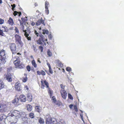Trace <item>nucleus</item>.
<instances>
[{
	"label": "nucleus",
	"mask_w": 124,
	"mask_h": 124,
	"mask_svg": "<svg viewBox=\"0 0 124 124\" xmlns=\"http://www.w3.org/2000/svg\"><path fill=\"white\" fill-rule=\"evenodd\" d=\"M39 49L41 50V52H43V47L42 46H40L39 47Z\"/></svg>",
	"instance_id": "obj_44"
},
{
	"label": "nucleus",
	"mask_w": 124,
	"mask_h": 124,
	"mask_svg": "<svg viewBox=\"0 0 124 124\" xmlns=\"http://www.w3.org/2000/svg\"><path fill=\"white\" fill-rule=\"evenodd\" d=\"M11 6L13 8H14L16 7V5L15 4H13V5H11Z\"/></svg>",
	"instance_id": "obj_51"
},
{
	"label": "nucleus",
	"mask_w": 124,
	"mask_h": 124,
	"mask_svg": "<svg viewBox=\"0 0 124 124\" xmlns=\"http://www.w3.org/2000/svg\"><path fill=\"white\" fill-rule=\"evenodd\" d=\"M9 25H12L14 24L13 20L11 17H10L9 19L7 21Z\"/></svg>",
	"instance_id": "obj_22"
},
{
	"label": "nucleus",
	"mask_w": 124,
	"mask_h": 124,
	"mask_svg": "<svg viewBox=\"0 0 124 124\" xmlns=\"http://www.w3.org/2000/svg\"><path fill=\"white\" fill-rule=\"evenodd\" d=\"M25 18V19H24V18H22V19L23 21H24L25 22L27 21V17H26V18Z\"/></svg>",
	"instance_id": "obj_49"
},
{
	"label": "nucleus",
	"mask_w": 124,
	"mask_h": 124,
	"mask_svg": "<svg viewBox=\"0 0 124 124\" xmlns=\"http://www.w3.org/2000/svg\"><path fill=\"white\" fill-rule=\"evenodd\" d=\"M9 116L11 117L15 116L16 118H20L21 116V114L19 111L17 110H14L12 112L9 113Z\"/></svg>",
	"instance_id": "obj_5"
},
{
	"label": "nucleus",
	"mask_w": 124,
	"mask_h": 124,
	"mask_svg": "<svg viewBox=\"0 0 124 124\" xmlns=\"http://www.w3.org/2000/svg\"><path fill=\"white\" fill-rule=\"evenodd\" d=\"M4 77V79L7 80L9 82H11L12 80V76L10 73H8L6 75H5Z\"/></svg>",
	"instance_id": "obj_9"
},
{
	"label": "nucleus",
	"mask_w": 124,
	"mask_h": 124,
	"mask_svg": "<svg viewBox=\"0 0 124 124\" xmlns=\"http://www.w3.org/2000/svg\"><path fill=\"white\" fill-rule=\"evenodd\" d=\"M2 3V1L1 0H0V4H1Z\"/></svg>",
	"instance_id": "obj_62"
},
{
	"label": "nucleus",
	"mask_w": 124,
	"mask_h": 124,
	"mask_svg": "<svg viewBox=\"0 0 124 124\" xmlns=\"http://www.w3.org/2000/svg\"><path fill=\"white\" fill-rule=\"evenodd\" d=\"M4 20L1 18H0V24H1L4 23Z\"/></svg>",
	"instance_id": "obj_39"
},
{
	"label": "nucleus",
	"mask_w": 124,
	"mask_h": 124,
	"mask_svg": "<svg viewBox=\"0 0 124 124\" xmlns=\"http://www.w3.org/2000/svg\"><path fill=\"white\" fill-rule=\"evenodd\" d=\"M41 88L42 89H44L45 88V85L46 86V87L48 88V92L49 94L50 98L52 96L53 92L51 90V88L49 87V84L48 82L46 80H44L42 79L41 81Z\"/></svg>",
	"instance_id": "obj_2"
},
{
	"label": "nucleus",
	"mask_w": 124,
	"mask_h": 124,
	"mask_svg": "<svg viewBox=\"0 0 124 124\" xmlns=\"http://www.w3.org/2000/svg\"><path fill=\"white\" fill-rule=\"evenodd\" d=\"M12 59L14 61L13 63L16 68L23 69L25 67V65L23 63L21 62L19 57L15 56Z\"/></svg>",
	"instance_id": "obj_1"
},
{
	"label": "nucleus",
	"mask_w": 124,
	"mask_h": 124,
	"mask_svg": "<svg viewBox=\"0 0 124 124\" xmlns=\"http://www.w3.org/2000/svg\"><path fill=\"white\" fill-rule=\"evenodd\" d=\"M46 124H58L57 119L54 118L50 117L46 118Z\"/></svg>",
	"instance_id": "obj_4"
},
{
	"label": "nucleus",
	"mask_w": 124,
	"mask_h": 124,
	"mask_svg": "<svg viewBox=\"0 0 124 124\" xmlns=\"http://www.w3.org/2000/svg\"><path fill=\"white\" fill-rule=\"evenodd\" d=\"M29 117L31 118H34V114L33 113H31L29 114Z\"/></svg>",
	"instance_id": "obj_34"
},
{
	"label": "nucleus",
	"mask_w": 124,
	"mask_h": 124,
	"mask_svg": "<svg viewBox=\"0 0 124 124\" xmlns=\"http://www.w3.org/2000/svg\"><path fill=\"white\" fill-rule=\"evenodd\" d=\"M74 109L75 110V111L76 112H77L78 111V108L77 106L76 105H75L74 106Z\"/></svg>",
	"instance_id": "obj_42"
},
{
	"label": "nucleus",
	"mask_w": 124,
	"mask_h": 124,
	"mask_svg": "<svg viewBox=\"0 0 124 124\" xmlns=\"http://www.w3.org/2000/svg\"><path fill=\"white\" fill-rule=\"evenodd\" d=\"M45 8V12L46 14L47 15H48L49 13V11L48 10V8Z\"/></svg>",
	"instance_id": "obj_40"
},
{
	"label": "nucleus",
	"mask_w": 124,
	"mask_h": 124,
	"mask_svg": "<svg viewBox=\"0 0 124 124\" xmlns=\"http://www.w3.org/2000/svg\"><path fill=\"white\" fill-rule=\"evenodd\" d=\"M37 31H35L36 35L37 36H39L40 38H39L38 40H37V44H41L43 42L44 44V45H46V43L48 44V43L47 42V39H45L44 36L42 35V34L39 33H38L37 32Z\"/></svg>",
	"instance_id": "obj_3"
},
{
	"label": "nucleus",
	"mask_w": 124,
	"mask_h": 124,
	"mask_svg": "<svg viewBox=\"0 0 124 124\" xmlns=\"http://www.w3.org/2000/svg\"><path fill=\"white\" fill-rule=\"evenodd\" d=\"M14 27H12L10 28L9 29H10V30H14Z\"/></svg>",
	"instance_id": "obj_54"
},
{
	"label": "nucleus",
	"mask_w": 124,
	"mask_h": 124,
	"mask_svg": "<svg viewBox=\"0 0 124 124\" xmlns=\"http://www.w3.org/2000/svg\"><path fill=\"white\" fill-rule=\"evenodd\" d=\"M37 74L39 75H42L43 76H44L46 75V73L43 70H41L40 71H37Z\"/></svg>",
	"instance_id": "obj_19"
},
{
	"label": "nucleus",
	"mask_w": 124,
	"mask_h": 124,
	"mask_svg": "<svg viewBox=\"0 0 124 124\" xmlns=\"http://www.w3.org/2000/svg\"><path fill=\"white\" fill-rule=\"evenodd\" d=\"M60 86L62 88V89H64L65 87V86H64L62 84H61L60 85Z\"/></svg>",
	"instance_id": "obj_48"
},
{
	"label": "nucleus",
	"mask_w": 124,
	"mask_h": 124,
	"mask_svg": "<svg viewBox=\"0 0 124 124\" xmlns=\"http://www.w3.org/2000/svg\"><path fill=\"white\" fill-rule=\"evenodd\" d=\"M15 30L16 31H18L17 28L16 27H15Z\"/></svg>",
	"instance_id": "obj_55"
},
{
	"label": "nucleus",
	"mask_w": 124,
	"mask_h": 124,
	"mask_svg": "<svg viewBox=\"0 0 124 124\" xmlns=\"http://www.w3.org/2000/svg\"><path fill=\"white\" fill-rule=\"evenodd\" d=\"M24 88L25 90H29L28 87L27 85H25Z\"/></svg>",
	"instance_id": "obj_47"
},
{
	"label": "nucleus",
	"mask_w": 124,
	"mask_h": 124,
	"mask_svg": "<svg viewBox=\"0 0 124 124\" xmlns=\"http://www.w3.org/2000/svg\"><path fill=\"white\" fill-rule=\"evenodd\" d=\"M49 71L51 74H52L53 73V71L51 68H49Z\"/></svg>",
	"instance_id": "obj_43"
},
{
	"label": "nucleus",
	"mask_w": 124,
	"mask_h": 124,
	"mask_svg": "<svg viewBox=\"0 0 124 124\" xmlns=\"http://www.w3.org/2000/svg\"><path fill=\"white\" fill-rule=\"evenodd\" d=\"M14 8H12V10L14 11Z\"/></svg>",
	"instance_id": "obj_64"
},
{
	"label": "nucleus",
	"mask_w": 124,
	"mask_h": 124,
	"mask_svg": "<svg viewBox=\"0 0 124 124\" xmlns=\"http://www.w3.org/2000/svg\"><path fill=\"white\" fill-rule=\"evenodd\" d=\"M0 35L4 36V34L3 33V31H0Z\"/></svg>",
	"instance_id": "obj_46"
},
{
	"label": "nucleus",
	"mask_w": 124,
	"mask_h": 124,
	"mask_svg": "<svg viewBox=\"0 0 124 124\" xmlns=\"http://www.w3.org/2000/svg\"><path fill=\"white\" fill-rule=\"evenodd\" d=\"M41 23H42L44 25H45L44 20L42 19V18H41V19L39 20L36 23V25H40Z\"/></svg>",
	"instance_id": "obj_18"
},
{
	"label": "nucleus",
	"mask_w": 124,
	"mask_h": 124,
	"mask_svg": "<svg viewBox=\"0 0 124 124\" xmlns=\"http://www.w3.org/2000/svg\"><path fill=\"white\" fill-rule=\"evenodd\" d=\"M48 32V31H43V32H42V33L43 34H45V33L47 34Z\"/></svg>",
	"instance_id": "obj_53"
},
{
	"label": "nucleus",
	"mask_w": 124,
	"mask_h": 124,
	"mask_svg": "<svg viewBox=\"0 0 124 124\" xmlns=\"http://www.w3.org/2000/svg\"><path fill=\"white\" fill-rule=\"evenodd\" d=\"M39 121L40 124H44V121L43 119L40 117L39 119Z\"/></svg>",
	"instance_id": "obj_33"
},
{
	"label": "nucleus",
	"mask_w": 124,
	"mask_h": 124,
	"mask_svg": "<svg viewBox=\"0 0 124 124\" xmlns=\"http://www.w3.org/2000/svg\"><path fill=\"white\" fill-rule=\"evenodd\" d=\"M16 41L17 42L21 45V47H22L23 45V43L22 42L21 39V37L19 35L16 34L15 36Z\"/></svg>",
	"instance_id": "obj_8"
},
{
	"label": "nucleus",
	"mask_w": 124,
	"mask_h": 124,
	"mask_svg": "<svg viewBox=\"0 0 124 124\" xmlns=\"http://www.w3.org/2000/svg\"><path fill=\"white\" fill-rule=\"evenodd\" d=\"M47 66H48L49 67V68H51V65L49 63L47 62Z\"/></svg>",
	"instance_id": "obj_52"
},
{
	"label": "nucleus",
	"mask_w": 124,
	"mask_h": 124,
	"mask_svg": "<svg viewBox=\"0 0 124 124\" xmlns=\"http://www.w3.org/2000/svg\"><path fill=\"white\" fill-rule=\"evenodd\" d=\"M49 2L47 1H46L45 3V8H48L49 7Z\"/></svg>",
	"instance_id": "obj_32"
},
{
	"label": "nucleus",
	"mask_w": 124,
	"mask_h": 124,
	"mask_svg": "<svg viewBox=\"0 0 124 124\" xmlns=\"http://www.w3.org/2000/svg\"><path fill=\"white\" fill-rule=\"evenodd\" d=\"M51 100L53 102L55 103L56 105L58 104V103H56L57 102L54 96H53L52 97Z\"/></svg>",
	"instance_id": "obj_29"
},
{
	"label": "nucleus",
	"mask_w": 124,
	"mask_h": 124,
	"mask_svg": "<svg viewBox=\"0 0 124 124\" xmlns=\"http://www.w3.org/2000/svg\"><path fill=\"white\" fill-rule=\"evenodd\" d=\"M27 100L29 102H31L32 100V94L30 93H28L27 95Z\"/></svg>",
	"instance_id": "obj_14"
},
{
	"label": "nucleus",
	"mask_w": 124,
	"mask_h": 124,
	"mask_svg": "<svg viewBox=\"0 0 124 124\" xmlns=\"http://www.w3.org/2000/svg\"><path fill=\"white\" fill-rule=\"evenodd\" d=\"M4 87V83L1 79H0V90L3 88Z\"/></svg>",
	"instance_id": "obj_25"
},
{
	"label": "nucleus",
	"mask_w": 124,
	"mask_h": 124,
	"mask_svg": "<svg viewBox=\"0 0 124 124\" xmlns=\"http://www.w3.org/2000/svg\"><path fill=\"white\" fill-rule=\"evenodd\" d=\"M31 63L32 65L34 68H36L37 67V64L34 59L32 60L31 61Z\"/></svg>",
	"instance_id": "obj_27"
},
{
	"label": "nucleus",
	"mask_w": 124,
	"mask_h": 124,
	"mask_svg": "<svg viewBox=\"0 0 124 124\" xmlns=\"http://www.w3.org/2000/svg\"><path fill=\"white\" fill-rule=\"evenodd\" d=\"M19 98L21 102H25L26 101V96L23 94L19 96Z\"/></svg>",
	"instance_id": "obj_13"
},
{
	"label": "nucleus",
	"mask_w": 124,
	"mask_h": 124,
	"mask_svg": "<svg viewBox=\"0 0 124 124\" xmlns=\"http://www.w3.org/2000/svg\"><path fill=\"white\" fill-rule=\"evenodd\" d=\"M5 55V50L2 49L0 52V56L3 57H6Z\"/></svg>",
	"instance_id": "obj_20"
},
{
	"label": "nucleus",
	"mask_w": 124,
	"mask_h": 124,
	"mask_svg": "<svg viewBox=\"0 0 124 124\" xmlns=\"http://www.w3.org/2000/svg\"><path fill=\"white\" fill-rule=\"evenodd\" d=\"M36 12H37V13H40V12L38 10H37L36 11Z\"/></svg>",
	"instance_id": "obj_60"
},
{
	"label": "nucleus",
	"mask_w": 124,
	"mask_h": 124,
	"mask_svg": "<svg viewBox=\"0 0 124 124\" xmlns=\"http://www.w3.org/2000/svg\"><path fill=\"white\" fill-rule=\"evenodd\" d=\"M66 70L67 71L70 72L71 71V69L70 67H68L66 68Z\"/></svg>",
	"instance_id": "obj_37"
},
{
	"label": "nucleus",
	"mask_w": 124,
	"mask_h": 124,
	"mask_svg": "<svg viewBox=\"0 0 124 124\" xmlns=\"http://www.w3.org/2000/svg\"><path fill=\"white\" fill-rule=\"evenodd\" d=\"M8 30V28L6 27H4L3 26L1 27H0V31H7Z\"/></svg>",
	"instance_id": "obj_28"
},
{
	"label": "nucleus",
	"mask_w": 124,
	"mask_h": 124,
	"mask_svg": "<svg viewBox=\"0 0 124 124\" xmlns=\"http://www.w3.org/2000/svg\"><path fill=\"white\" fill-rule=\"evenodd\" d=\"M39 58H38V59H37V62H39V63H41V62H40V60H39Z\"/></svg>",
	"instance_id": "obj_56"
},
{
	"label": "nucleus",
	"mask_w": 124,
	"mask_h": 124,
	"mask_svg": "<svg viewBox=\"0 0 124 124\" xmlns=\"http://www.w3.org/2000/svg\"><path fill=\"white\" fill-rule=\"evenodd\" d=\"M12 70V68L11 67L7 68V71L8 72H10Z\"/></svg>",
	"instance_id": "obj_36"
},
{
	"label": "nucleus",
	"mask_w": 124,
	"mask_h": 124,
	"mask_svg": "<svg viewBox=\"0 0 124 124\" xmlns=\"http://www.w3.org/2000/svg\"><path fill=\"white\" fill-rule=\"evenodd\" d=\"M15 88L18 91H21L22 89L21 84L18 82L15 83Z\"/></svg>",
	"instance_id": "obj_10"
},
{
	"label": "nucleus",
	"mask_w": 124,
	"mask_h": 124,
	"mask_svg": "<svg viewBox=\"0 0 124 124\" xmlns=\"http://www.w3.org/2000/svg\"><path fill=\"white\" fill-rule=\"evenodd\" d=\"M12 103L16 106H18L19 105V99L18 98L16 97L12 101Z\"/></svg>",
	"instance_id": "obj_12"
},
{
	"label": "nucleus",
	"mask_w": 124,
	"mask_h": 124,
	"mask_svg": "<svg viewBox=\"0 0 124 124\" xmlns=\"http://www.w3.org/2000/svg\"><path fill=\"white\" fill-rule=\"evenodd\" d=\"M17 14H19L18 15L19 16H20L21 15V12H17L16 11H14L13 14L14 15V16H15L17 15Z\"/></svg>",
	"instance_id": "obj_30"
},
{
	"label": "nucleus",
	"mask_w": 124,
	"mask_h": 124,
	"mask_svg": "<svg viewBox=\"0 0 124 124\" xmlns=\"http://www.w3.org/2000/svg\"><path fill=\"white\" fill-rule=\"evenodd\" d=\"M73 106V105L72 104L70 105H69L70 108H72V107Z\"/></svg>",
	"instance_id": "obj_57"
},
{
	"label": "nucleus",
	"mask_w": 124,
	"mask_h": 124,
	"mask_svg": "<svg viewBox=\"0 0 124 124\" xmlns=\"http://www.w3.org/2000/svg\"><path fill=\"white\" fill-rule=\"evenodd\" d=\"M68 97L70 99L72 100L73 99V97L72 95L70 94H68Z\"/></svg>",
	"instance_id": "obj_41"
},
{
	"label": "nucleus",
	"mask_w": 124,
	"mask_h": 124,
	"mask_svg": "<svg viewBox=\"0 0 124 124\" xmlns=\"http://www.w3.org/2000/svg\"><path fill=\"white\" fill-rule=\"evenodd\" d=\"M9 47L13 54H15L16 52V47L15 43H11L9 45Z\"/></svg>",
	"instance_id": "obj_6"
},
{
	"label": "nucleus",
	"mask_w": 124,
	"mask_h": 124,
	"mask_svg": "<svg viewBox=\"0 0 124 124\" xmlns=\"http://www.w3.org/2000/svg\"><path fill=\"white\" fill-rule=\"evenodd\" d=\"M48 37L49 39H52L53 36L50 34L48 35Z\"/></svg>",
	"instance_id": "obj_45"
},
{
	"label": "nucleus",
	"mask_w": 124,
	"mask_h": 124,
	"mask_svg": "<svg viewBox=\"0 0 124 124\" xmlns=\"http://www.w3.org/2000/svg\"><path fill=\"white\" fill-rule=\"evenodd\" d=\"M25 32L24 34V35L27 39L29 40H31V37L29 36V34L30 33V31H24Z\"/></svg>",
	"instance_id": "obj_16"
},
{
	"label": "nucleus",
	"mask_w": 124,
	"mask_h": 124,
	"mask_svg": "<svg viewBox=\"0 0 124 124\" xmlns=\"http://www.w3.org/2000/svg\"><path fill=\"white\" fill-rule=\"evenodd\" d=\"M2 70V68L1 67L0 68V72H1V71Z\"/></svg>",
	"instance_id": "obj_59"
},
{
	"label": "nucleus",
	"mask_w": 124,
	"mask_h": 124,
	"mask_svg": "<svg viewBox=\"0 0 124 124\" xmlns=\"http://www.w3.org/2000/svg\"><path fill=\"white\" fill-rule=\"evenodd\" d=\"M4 116H5L3 115L0 117V124H5V118H4Z\"/></svg>",
	"instance_id": "obj_17"
},
{
	"label": "nucleus",
	"mask_w": 124,
	"mask_h": 124,
	"mask_svg": "<svg viewBox=\"0 0 124 124\" xmlns=\"http://www.w3.org/2000/svg\"><path fill=\"white\" fill-rule=\"evenodd\" d=\"M34 5L35 6H37L38 5L36 3H35Z\"/></svg>",
	"instance_id": "obj_61"
},
{
	"label": "nucleus",
	"mask_w": 124,
	"mask_h": 124,
	"mask_svg": "<svg viewBox=\"0 0 124 124\" xmlns=\"http://www.w3.org/2000/svg\"><path fill=\"white\" fill-rule=\"evenodd\" d=\"M35 24V23L33 22H32L31 23V25L32 26H34Z\"/></svg>",
	"instance_id": "obj_58"
},
{
	"label": "nucleus",
	"mask_w": 124,
	"mask_h": 124,
	"mask_svg": "<svg viewBox=\"0 0 124 124\" xmlns=\"http://www.w3.org/2000/svg\"><path fill=\"white\" fill-rule=\"evenodd\" d=\"M80 115L81 118L82 120L83 121V115L82 114H80Z\"/></svg>",
	"instance_id": "obj_50"
},
{
	"label": "nucleus",
	"mask_w": 124,
	"mask_h": 124,
	"mask_svg": "<svg viewBox=\"0 0 124 124\" xmlns=\"http://www.w3.org/2000/svg\"><path fill=\"white\" fill-rule=\"evenodd\" d=\"M26 69L28 71H30L31 70V68L30 66L29 65H27L26 67Z\"/></svg>",
	"instance_id": "obj_38"
},
{
	"label": "nucleus",
	"mask_w": 124,
	"mask_h": 124,
	"mask_svg": "<svg viewBox=\"0 0 124 124\" xmlns=\"http://www.w3.org/2000/svg\"><path fill=\"white\" fill-rule=\"evenodd\" d=\"M47 54L49 57H51L52 56V54L51 52L50 51L49 49H48L47 52Z\"/></svg>",
	"instance_id": "obj_31"
},
{
	"label": "nucleus",
	"mask_w": 124,
	"mask_h": 124,
	"mask_svg": "<svg viewBox=\"0 0 124 124\" xmlns=\"http://www.w3.org/2000/svg\"><path fill=\"white\" fill-rule=\"evenodd\" d=\"M6 57H3L0 56V64H4L6 62Z\"/></svg>",
	"instance_id": "obj_15"
},
{
	"label": "nucleus",
	"mask_w": 124,
	"mask_h": 124,
	"mask_svg": "<svg viewBox=\"0 0 124 124\" xmlns=\"http://www.w3.org/2000/svg\"><path fill=\"white\" fill-rule=\"evenodd\" d=\"M17 54L18 55H19V54L21 55V54L20 53H17Z\"/></svg>",
	"instance_id": "obj_63"
},
{
	"label": "nucleus",
	"mask_w": 124,
	"mask_h": 124,
	"mask_svg": "<svg viewBox=\"0 0 124 124\" xmlns=\"http://www.w3.org/2000/svg\"><path fill=\"white\" fill-rule=\"evenodd\" d=\"M61 95L62 97L65 99L67 96V93L66 91L64 90L61 89L60 90Z\"/></svg>",
	"instance_id": "obj_11"
},
{
	"label": "nucleus",
	"mask_w": 124,
	"mask_h": 124,
	"mask_svg": "<svg viewBox=\"0 0 124 124\" xmlns=\"http://www.w3.org/2000/svg\"><path fill=\"white\" fill-rule=\"evenodd\" d=\"M35 110L37 112L40 113L41 110V107L40 106H36L35 107Z\"/></svg>",
	"instance_id": "obj_23"
},
{
	"label": "nucleus",
	"mask_w": 124,
	"mask_h": 124,
	"mask_svg": "<svg viewBox=\"0 0 124 124\" xmlns=\"http://www.w3.org/2000/svg\"><path fill=\"white\" fill-rule=\"evenodd\" d=\"M8 108L7 105L4 103H0V112L3 113L6 112Z\"/></svg>",
	"instance_id": "obj_7"
},
{
	"label": "nucleus",
	"mask_w": 124,
	"mask_h": 124,
	"mask_svg": "<svg viewBox=\"0 0 124 124\" xmlns=\"http://www.w3.org/2000/svg\"><path fill=\"white\" fill-rule=\"evenodd\" d=\"M26 108L27 110L29 111H31L32 110V107L30 104H27L26 105Z\"/></svg>",
	"instance_id": "obj_24"
},
{
	"label": "nucleus",
	"mask_w": 124,
	"mask_h": 124,
	"mask_svg": "<svg viewBox=\"0 0 124 124\" xmlns=\"http://www.w3.org/2000/svg\"><path fill=\"white\" fill-rule=\"evenodd\" d=\"M56 62L57 63V65L60 67H62L63 66L62 63L58 60H56Z\"/></svg>",
	"instance_id": "obj_21"
},
{
	"label": "nucleus",
	"mask_w": 124,
	"mask_h": 124,
	"mask_svg": "<svg viewBox=\"0 0 124 124\" xmlns=\"http://www.w3.org/2000/svg\"><path fill=\"white\" fill-rule=\"evenodd\" d=\"M25 77H23L22 78V80L23 82H26L27 80V74H24Z\"/></svg>",
	"instance_id": "obj_26"
},
{
	"label": "nucleus",
	"mask_w": 124,
	"mask_h": 124,
	"mask_svg": "<svg viewBox=\"0 0 124 124\" xmlns=\"http://www.w3.org/2000/svg\"><path fill=\"white\" fill-rule=\"evenodd\" d=\"M59 124H65V122L62 119L60 120L59 122Z\"/></svg>",
	"instance_id": "obj_35"
}]
</instances>
